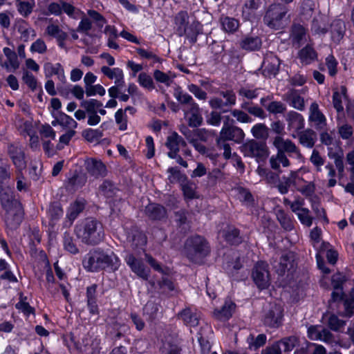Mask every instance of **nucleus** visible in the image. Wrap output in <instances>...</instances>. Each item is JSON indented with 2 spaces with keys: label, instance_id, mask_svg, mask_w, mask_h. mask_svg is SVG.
I'll list each match as a JSON object with an SVG mask.
<instances>
[{
  "label": "nucleus",
  "instance_id": "34",
  "mask_svg": "<svg viewBox=\"0 0 354 354\" xmlns=\"http://www.w3.org/2000/svg\"><path fill=\"white\" fill-rule=\"evenodd\" d=\"M87 181V177L84 174L75 173L68 179L67 187L72 190H77L83 187Z\"/></svg>",
  "mask_w": 354,
  "mask_h": 354
},
{
  "label": "nucleus",
  "instance_id": "63",
  "mask_svg": "<svg viewBox=\"0 0 354 354\" xmlns=\"http://www.w3.org/2000/svg\"><path fill=\"white\" fill-rule=\"evenodd\" d=\"M23 82L32 90L35 91L37 86V81L35 77L29 71L23 72Z\"/></svg>",
  "mask_w": 354,
  "mask_h": 354
},
{
  "label": "nucleus",
  "instance_id": "55",
  "mask_svg": "<svg viewBox=\"0 0 354 354\" xmlns=\"http://www.w3.org/2000/svg\"><path fill=\"white\" fill-rule=\"evenodd\" d=\"M26 297L24 296L23 294H20L19 301L15 304V308L21 311L24 315L28 316L30 314H33L35 310L26 302Z\"/></svg>",
  "mask_w": 354,
  "mask_h": 354
},
{
  "label": "nucleus",
  "instance_id": "2",
  "mask_svg": "<svg viewBox=\"0 0 354 354\" xmlns=\"http://www.w3.org/2000/svg\"><path fill=\"white\" fill-rule=\"evenodd\" d=\"M74 232L82 243L88 245H98L104 238L102 223L94 218L80 221L75 227Z\"/></svg>",
  "mask_w": 354,
  "mask_h": 354
},
{
  "label": "nucleus",
  "instance_id": "27",
  "mask_svg": "<svg viewBox=\"0 0 354 354\" xmlns=\"http://www.w3.org/2000/svg\"><path fill=\"white\" fill-rule=\"evenodd\" d=\"M0 203L3 210L12 208L19 202L14 199L12 192L8 187L0 185Z\"/></svg>",
  "mask_w": 354,
  "mask_h": 354
},
{
  "label": "nucleus",
  "instance_id": "9",
  "mask_svg": "<svg viewBox=\"0 0 354 354\" xmlns=\"http://www.w3.org/2000/svg\"><path fill=\"white\" fill-rule=\"evenodd\" d=\"M252 277L259 289H266L269 286L268 265L263 261L257 262L252 270Z\"/></svg>",
  "mask_w": 354,
  "mask_h": 354
},
{
  "label": "nucleus",
  "instance_id": "23",
  "mask_svg": "<svg viewBox=\"0 0 354 354\" xmlns=\"http://www.w3.org/2000/svg\"><path fill=\"white\" fill-rule=\"evenodd\" d=\"M236 304L231 300H225L223 306L220 309H215L213 313L214 317L219 321H227L235 310Z\"/></svg>",
  "mask_w": 354,
  "mask_h": 354
},
{
  "label": "nucleus",
  "instance_id": "35",
  "mask_svg": "<svg viewBox=\"0 0 354 354\" xmlns=\"http://www.w3.org/2000/svg\"><path fill=\"white\" fill-rule=\"evenodd\" d=\"M16 26L17 31L21 35V37L25 41H27L30 39V36L34 37L36 35L35 30L31 28L26 21L23 19L18 21Z\"/></svg>",
  "mask_w": 354,
  "mask_h": 354
},
{
  "label": "nucleus",
  "instance_id": "7",
  "mask_svg": "<svg viewBox=\"0 0 354 354\" xmlns=\"http://www.w3.org/2000/svg\"><path fill=\"white\" fill-rule=\"evenodd\" d=\"M189 16L186 11L179 12L175 17V24L180 36L186 35L189 42L194 44L197 41L198 35L200 33V25L198 23H193L187 28Z\"/></svg>",
  "mask_w": 354,
  "mask_h": 354
},
{
  "label": "nucleus",
  "instance_id": "37",
  "mask_svg": "<svg viewBox=\"0 0 354 354\" xmlns=\"http://www.w3.org/2000/svg\"><path fill=\"white\" fill-rule=\"evenodd\" d=\"M328 156L330 159L334 160V165L337 169V177L339 179H341L344 176L345 167L343 160L342 154H339L335 152H328Z\"/></svg>",
  "mask_w": 354,
  "mask_h": 354
},
{
  "label": "nucleus",
  "instance_id": "1",
  "mask_svg": "<svg viewBox=\"0 0 354 354\" xmlns=\"http://www.w3.org/2000/svg\"><path fill=\"white\" fill-rule=\"evenodd\" d=\"M82 265L89 272H98L106 269L114 272L120 266V260L113 252L97 248L90 250L84 257Z\"/></svg>",
  "mask_w": 354,
  "mask_h": 354
},
{
  "label": "nucleus",
  "instance_id": "16",
  "mask_svg": "<svg viewBox=\"0 0 354 354\" xmlns=\"http://www.w3.org/2000/svg\"><path fill=\"white\" fill-rule=\"evenodd\" d=\"M84 167L88 174L95 178H104L107 175L106 167L101 160L88 158L84 162Z\"/></svg>",
  "mask_w": 354,
  "mask_h": 354
},
{
  "label": "nucleus",
  "instance_id": "56",
  "mask_svg": "<svg viewBox=\"0 0 354 354\" xmlns=\"http://www.w3.org/2000/svg\"><path fill=\"white\" fill-rule=\"evenodd\" d=\"M80 106L88 113H95L97 109L102 106V103L95 99L82 100Z\"/></svg>",
  "mask_w": 354,
  "mask_h": 354
},
{
  "label": "nucleus",
  "instance_id": "39",
  "mask_svg": "<svg viewBox=\"0 0 354 354\" xmlns=\"http://www.w3.org/2000/svg\"><path fill=\"white\" fill-rule=\"evenodd\" d=\"M3 52L9 62V64L5 63L4 67H6L8 71L10 70V67L13 70L17 69L19 66V62L16 53L8 47L3 48Z\"/></svg>",
  "mask_w": 354,
  "mask_h": 354
},
{
  "label": "nucleus",
  "instance_id": "4",
  "mask_svg": "<svg viewBox=\"0 0 354 354\" xmlns=\"http://www.w3.org/2000/svg\"><path fill=\"white\" fill-rule=\"evenodd\" d=\"M174 97L182 105V110L189 126L195 128L201 126L203 120L201 109L192 95L184 91L181 87L177 86L174 89Z\"/></svg>",
  "mask_w": 354,
  "mask_h": 354
},
{
  "label": "nucleus",
  "instance_id": "15",
  "mask_svg": "<svg viewBox=\"0 0 354 354\" xmlns=\"http://www.w3.org/2000/svg\"><path fill=\"white\" fill-rule=\"evenodd\" d=\"M219 137L226 140H232L236 143H241L244 140L245 133L240 127L223 122Z\"/></svg>",
  "mask_w": 354,
  "mask_h": 354
},
{
  "label": "nucleus",
  "instance_id": "33",
  "mask_svg": "<svg viewBox=\"0 0 354 354\" xmlns=\"http://www.w3.org/2000/svg\"><path fill=\"white\" fill-rule=\"evenodd\" d=\"M346 97V88L345 86H342L339 89L334 91L333 95V104L338 113L344 111L342 100Z\"/></svg>",
  "mask_w": 354,
  "mask_h": 354
},
{
  "label": "nucleus",
  "instance_id": "47",
  "mask_svg": "<svg viewBox=\"0 0 354 354\" xmlns=\"http://www.w3.org/2000/svg\"><path fill=\"white\" fill-rule=\"evenodd\" d=\"M63 245L66 251L73 254H76L79 252V249L75 243L73 237L69 232H66L64 234Z\"/></svg>",
  "mask_w": 354,
  "mask_h": 354
},
{
  "label": "nucleus",
  "instance_id": "30",
  "mask_svg": "<svg viewBox=\"0 0 354 354\" xmlns=\"http://www.w3.org/2000/svg\"><path fill=\"white\" fill-rule=\"evenodd\" d=\"M97 285L93 284L86 288L87 306L92 315L98 313V306L96 299Z\"/></svg>",
  "mask_w": 354,
  "mask_h": 354
},
{
  "label": "nucleus",
  "instance_id": "51",
  "mask_svg": "<svg viewBox=\"0 0 354 354\" xmlns=\"http://www.w3.org/2000/svg\"><path fill=\"white\" fill-rule=\"evenodd\" d=\"M237 197L246 206H251L253 204L254 198L251 192L243 187H239L236 189Z\"/></svg>",
  "mask_w": 354,
  "mask_h": 354
},
{
  "label": "nucleus",
  "instance_id": "29",
  "mask_svg": "<svg viewBox=\"0 0 354 354\" xmlns=\"http://www.w3.org/2000/svg\"><path fill=\"white\" fill-rule=\"evenodd\" d=\"M330 28L333 41L335 43H339L345 33L346 26L344 21L339 19H335L331 24Z\"/></svg>",
  "mask_w": 354,
  "mask_h": 354
},
{
  "label": "nucleus",
  "instance_id": "13",
  "mask_svg": "<svg viewBox=\"0 0 354 354\" xmlns=\"http://www.w3.org/2000/svg\"><path fill=\"white\" fill-rule=\"evenodd\" d=\"M296 266L294 254L288 252L281 257L279 261L273 265V268L279 275L283 276L286 272H294Z\"/></svg>",
  "mask_w": 354,
  "mask_h": 354
},
{
  "label": "nucleus",
  "instance_id": "43",
  "mask_svg": "<svg viewBox=\"0 0 354 354\" xmlns=\"http://www.w3.org/2000/svg\"><path fill=\"white\" fill-rule=\"evenodd\" d=\"M326 17L319 15L313 19L312 21L311 30L315 34H325L327 32V28L325 24Z\"/></svg>",
  "mask_w": 354,
  "mask_h": 354
},
{
  "label": "nucleus",
  "instance_id": "17",
  "mask_svg": "<svg viewBox=\"0 0 354 354\" xmlns=\"http://www.w3.org/2000/svg\"><path fill=\"white\" fill-rule=\"evenodd\" d=\"M125 261L132 272L139 277L145 280L149 279L150 270L145 266L142 259H137L131 254L126 257Z\"/></svg>",
  "mask_w": 354,
  "mask_h": 354
},
{
  "label": "nucleus",
  "instance_id": "50",
  "mask_svg": "<svg viewBox=\"0 0 354 354\" xmlns=\"http://www.w3.org/2000/svg\"><path fill=\"white\" fill-rule=\"evenodd\" d=\"M171 73H164L160 70H155L153 72V77L155 80L158 82L165 84L166 86H170L174 82V76H171Z\"/></svg>",
  "mask_w": 354,
  "mask_h": 354
},
{
  "label": "nucleus",
  "instance_id": "32",
  "mask_svg": "<svg viewBox=\"0 0 354 354\" xmlns=\"http://www.w3.org/2000/svg\"><path fill=\"white\" fill-rule=\"evenodd\" d=\"M241 48L246 50H256L261 46V39L257 36H247L240 42Z\"/></svg>",
  "mask_w": 354,
  "mask_h": 354
},
{
  "label": "nucleus",
  "instance_id": "60",
  "mask_svg": "<svg viewBox=\"0 0 354 354\" xmlns=\"http://www.w3.org/2000/svg\"><path fill=\"white\" fill-rule=\"evenodd\" d=\"M115 119L120 131H125L127 129V116L125 111L122 109H118L115 113Z\"/></svg>",
  "mask_w": 354,
  "mask_h": 354
},
{
  "label": "nucleus",
  "instance_id": "25",
  "mask_svg": "<svg viewBox=\"0 0 354 354\" xmlns=\"http://www.w3.org/2000/svg\"><path fill=\"white\" fill-rule=\"evenodd\" d=\"M297 138L299 139V142L303 147L311 149L313 148L317 141V133L311 129L301 130L297 133Z\"/></svg>",
  "mask_w": 354,
  "mask_h": 354
},
{
  "label": "nucleus",
  "instance_id": "52",
  "mask_svg": "<svg viewBox=\"0 0 354 354\" xmlns=\"http://www.w3.org/2000/svg\"><path fill=\"white\" fill-rule=\"evenodd\" d=\"M266 335L264 334H259L255 338L254 335H250L247 338V342L250 348L257 350L266 344Z\"/></svg>",
  "mask_w": 354,
  "mask_h": 354
},
{
  "label": "nucleus",
  "instance_id": "28",
  "mask_svg": "<svg viewBox=\"0 0 354 354\" xmlns=\"http://www.w3.org/2000/svg\"><path fill=\"white\" fill-rule=\"evenodd\" d=\"M145 214L151 220H162L167 217V210L161 205L150 203L145 207Z\"/></svg>",
  "mask_w": 354,
  "mask_h": 354
},
{
  "label": "nucleus",
  "instance_id": "49",
  "mask_svg": "<svg viewBox=\"0 0 354 354\" xmlns=\"http://www.w3.org/2000/svg\"><path fill=\"white\" fill-rule=\"evenodd\" d=\"M46 34L55 39H63L67 34L63 31L57 24L50 23L46 28Z\"/></svg>",
  "mask_w": 354,
  "mask_h": 354
},
{
  "label": "nucleus",
  "instance_id": "45",
  "mask_svg": "<svg viewBox=\"0 0 354 354\" xmlns=\"http://www.w3.org/2000/svg\"><path fill=\"white\" fill-rule=\"evenodd\" d=\"M84 207V203L79 201H75L70 205L66 214V217L70 221V225L76 219L80 213L82 212Z\"/></svg>",
  "mask_w": 354,
  "mask_h": 354
},
{
  "label": "nucleus",
  "instance_id": "46",
  "mask_svg": "<svg viewBox=\"0 0 354 354\" xmlns=\"http://www.w3.org/2000/svg\"><path fill=\"white\" fill-rule=\"evenodd\" d=\"M297 338L294 336L285 337L281 340L276 342L280 347L281 350L283 353L288 354L297 344Z\"/></svg>",
  "mask_w": 354,
  "mask_h": 354
},
{
  "label": "nucleus",
  "instance_id": "22",
  "mask_svg": "<svg viewBox=\"0 0 354 354\" xmlns=\"http://www.w3.org/2000/svg\"><path fill=\"white\" fill-rule=\"evenodd\" d=\"M284 100L290 106L300 111L305 110V100L301 96L299 91L295 89H290L285 94Z\"/></svg>",
  "mask_w": 354,
  "mask_h": 354
},
{
  "label": "nucleus",
  "instance_id": "8",
  "mask_svg": "<svg viewBox=\"0 0 354 354\" xmlns=\"http://www.w3.org/2000/svg\"><path fill=\"white\" fill-rule=\"evenodd\" d=\"M244 156L255 158L257 162L264 161L269 155L268 148L265 142L251 140L241 147Z\"/></svg>",
  "mask_w": 354,
  "mask_h": 354
},
{
  "label": "nucleus",
  "instance_id": "18",
  "mask_svg": "<svg viewBox=\"0 0 354 354\" xmlns=\"http://www.w3.org/2000/svg\"><path fill=\"white\" fill-rule=\"evenodd\" d=\"M283 317V310L279 305H273L266 313L263 318L264 324L270 327H278L281 325Z\"/></svg>",
  "mask_w": 354,
  "mask_h": 354
},
{
  "label": "nucleus",
  "instance_id": "5",
  "mask_svg": "<svg viewBox=\"0 0 354 354\" xmlns=\"http://www.w3.org/2000/svg\"><path fill=\"white\" fill-rule=\"evenodd\" d=\"M185 250L187 257L191 261L199 263L208 254L209 248L203 237L196 235L187 239Z\"/></svg>",
  "mask_w": 354,
  "mask_h": 354
},
{
  "label": "nucleus",
  "instance_id": "3",
  "mask_svg": "<svg viewBox=\"0 0 354 354\" xmlns=\"http://www.w3.org/2000/svg\"><path fill=\"white\" fill-rule=\"evenodd\" d=\"M273 145L277 149L276 154L270 158V165L272 169L281 173V167H288L290 165L288 156L295 154L297 157L301 156L299 148L289 139H283L281 136H276L273 140Z\"/></svg>",
  "mask_w": 354,
  "mask_h": 354
},
{
  "label": "nucleus",
  "instance_id": "24",
  "mask_svg": "<svg viewBox=\"0 0 354 354\" xmlns=\"http://www.w3.org/2000/svg\"><path fill=\"white\" fill-rule=\"evenodd\" d=\"M44 73L46 78L50 77L53 75H57V79L62 83H64L66 80L64 70L60 63L52 64L47 62L44 66Z\"/></svg>",
  "mask_w": 354,
  "mask_h": 354
},
{
  "label": "nucleus",
  "instance_id": "59",
  "mask_svg": "<svg viewBox=\"0 0 354 354\" xmlns=\"http://www.w3.org/2000/svg\"><path fill=\"white\" fill-rule=\"evenodd\" d=\"M325 169L328 171L327 177L328 180L327 187H333L337 185L335 177L337 176V173L336 169H335L334 165L330 162H328V164L326 165Z\"/></svg>",
  "mask_w": 354,
  "mask_h": 354
},
{
  "label": "nucleus",
  "instance_id": "53",
  "mask_svg": "<svg viewBox=\"0 0 354 354\" xmlns=\"http://www.w3.org/2000/svg\"><path fill=\"white\" fill-rule=\"evenodd\" d=\"M297 176V172L291 171L290 174V176L286 177L283 176L281 178V180L279 182L277 187L279 189V192L281 194H285L288 192L289 187H290L291 184L292 183V179L295 178Z\"/></svg>",
  "mask_w": 354,
  "mask_h": 354
},
{
  "label": "nucleus",
  "instance_id": "19",
  "mask_svg": "<svg viewBox=\"0 0 354 354\" xmlns=\"http://www.w3.org/2000/svg\"><path fill=\"white\" fill-rule=\"evenodd\" d=\"M290 37L293 46L299 48L308 41L309 36L304 26L299 24H294L291 28Z\"/></svg>",
  "mask_w": 354,
  "mask_h": 354
},
{
  "label": "nucleus",
  "instance_id": "64",
  "mask_svg": "<svg viewBox=\"0 0 354 354\" xmlns=\"http://www.w3.org/2000/svg\"><path fill=\"white\" fill-rule=\"evenodd\" d=\"M337 131L340 138L343 140L350 139L353 134V127L348 124H344L342 125H338Z\"/></svg>",
  "mask_w": 354,
  "mask_h": 354
},
{
  "label": "nucleus",
  "instance_id": "57",
  "mask_svg": "<svg viewBox=\"0 0 354 354\" xmlns=\"http://www.w3.org/2000/svg\"><path fill=\"white\" fill-rule=\"evenodd\" d=\"M266 110L272 114H282L286 111V106L281 101H272L266 106Z\"/></svg>",
  "mask_w": 354,
  "mask_h": 354
},
{
  "label": "nucleus",
  "instance_id": "38",
  "mask_svg": "<svg viewBox=\"0 0 354 354\" xmlns=\"http://www.w3.org/2000/svg\"><path fill=\"white\" fill-rule=\"evenodd\" d=\"M159 314V304L153 301H149L143 307V315L149 321L158 317Z\"/></svg>",
  "mask_w": 354,
  "mask_h": 354
},
{
  "label": "nucleus",
  "instance_id": "11",
  "mask_svg": "<svg viewBox=\"0 0 354 354\" xmlns=\"http://www.w3.org/2000/svg\"><path fill=\"white\" fill-rule=\"evenodd\" d=\"M308 122L317 131L326 129V118L320 110L319 104L315 102L311 103L309 107Z\"/></svg>",
  "mask_w": 354,
  "mask_h": 354
},
{
  "label": "nucleus",
  "instance_id": "48",
  "mask_svg": "<svg viewBox=\"0 0 354 354\" xmlns=\"http://www.w3.org/2000/svg\"><path fill=\"white\" fill-rule=\"evenodd\" d=\"M269 129L265 124L258 123L252 127L251 133L257 139L266 140L268 137Z\"/></svg>",
  "mask_w": 354,
  "mask_h": 354
},
{
  "label": "nucleus",
  "instance_id": "44",
  "mask_svg": "<svg viewBox=\"0 0 354 354\" xmlns=\"http://www.w3.org/2000/svg\"><path fill=\"white\" fill-rule=\"evenodd\" d=\"M58 122L59 125L64 129H75L77 127V122L63 112H58Z\"/></svg>",
  "mask_w": 354,
  "mask_h": 354
},
{
  "label": "nucleus",
  "instance_id": "62",
  "mask_svg": "<svg viewBox=\"0 0 354 354\" xmlns=\"http://www.w3.org/2000/svg\"><path fill=\"white\" fill-rule=\"evenodd\" d=\"M187 89L199 100L205 101L207 98V93L196 84H189Z\"/></svg>",
  "mask_w": 354,
  "mask_h": 354
},
{
  "label": "nucleus",
  "instance_id": "31",
  "mask_svg": "<svg viewBox=\"0 0 354 354\" xmlns=\"http://www.w3.org/2000/svg\"><path fill=\"white\" fill-rule=\"evenodd\" d=\"M180 318L189 327H196L199 324L200 313L191 309H185L180 313Z\"/></svg>",
  "mask_w": 354,
  "mask_h": 354
},
{
  "label": "nucleus",
  "instance_id": "12",
  "mask_svg": "<svg viewBox=\"0 0 354 354\" xmlns=\"http://www.w3.org/2000/svg\"><path fill=\"white\" fill-rule=\"evenodd\" d=\"M3 218L6 225L12 230L17 228L23 219V211L21 204H17L12 208L3 210Z\"/></svg>",
  "mask_w": 354,
  "mask_h": 354
},
{
  "label": "nucleus",
  "instance_id": "21",
  "mask_svg": "<svg viewBox=\"0 0 354 354\" xmlns=\"http://www.w3.org/2000/svg\"><path fill=\"white\" fill-rule=\"evenodd\" d=\"M165 146L169 150L167 153V156H169L178 153L180 151V147H185L187 143L176 132H173L167 138Z\"/></svg>",
  "mask_w": 354,
  "mask_h": 354
},
{
  "label": "nucleus",
  "instance_id": "61",
  "mask_svg": "<svg viewBox=\"0 0 354 354\" xmlns=\"http://www.w3.org/2000/svg\"><path fill=\"white\" fill-rule=\"evenodd\" d=\"M345 315L350 317L354 314V288L351 289L349 297L346 299L344 303Z\"/></svg>",
  "mask_w": 354,
  "mask_h": 354
},
{
  "label": "nucleus",
  "instance_id": "26",
  "mask_svg": "<svg viewBox=\"0 0 354 354\" xmlns=\"http://www.w3.org/2000/svg\"><path fill=\"white\" fill-rule=\"evenodd\" d=\"M298 59L302 65H309L317 59V53L311 44H308L298 52Z\"/></svg>",
  "mask_w": 354,
  "mask_h": 354
},
{
  "label": "nucleus",
  "instance_id": "36",
  "mask_svg": "<svg viewBox=\"0 0 354 354\" xmlns=\"http://www.w3.org/2000/svg\"><path fill=\"white\" fill-rule=\"evenodd\" d=\"M220 22L222 29L228 33H234L239 27V21L233 17H221Z\"/></svg>",
  "mask_w": 354,
  "mask_h": 354
},
{
  "label": "nucleus",
  "instance_id": "20",
  "mask_svg": "<svg viewBox=\"0 0 354 354\" xmlns=\"http://www.w3.org/2000/svg\"><path fill=\"white\" fill-rule=\"evenodd\" d=\"M308 337L312 340H321L326 343H331L333 340V334L319 326H310L308 328Z\"/></svg>",
  "mask_w": 354,
  "mask_h": 354
},
{
  "label": "nucleus",
  "instance_id": "14",
  "mask_svg": "<svg viewBox=\"0 0 354 354\" xmlns=\"http://www.w3.org/2000/svg\"><path fill=\"white\" fill-rule=\"evenodd\" d=\"M8 153L17 171L21 172L26 169L25 153L24 148L21 145L17 144L9 145Z\"/></svg>",
  "mask_w": 354,
  "mask_h": 354
},
{
  "label": "nucleus",
  "instance_id": "42",
  "mask_svg": "<svg viewBox=\"0 0 354 354\" xmlns=\"http://www.w3.org/2000/svg\"><path fill=\"white\" fill-rule=\"evenodd\" d=\"M259 7L258 0H248L243 6L242 16L245 20H250L254 12Z\"/></svg>",
  "mask_w": 354,
  "mask_h": 354
},
{
  "label": "nucleus",
  "instance_id": "58",
  "mask_svg": "<svg viewBox=\"0 0 354 354\" xmlns=\"http://www.w3.org/2000/svg\"><path fill=\"white\" fill-rule=\"evenodd\" d=\"M138 82L141 86L149 91L155 88L152 77L146 73L142 72L139 74Z\"/></svg>",
  "mask_w": 354,
  "mask_h": 354
},
{
  "label": "nucleus",
  "instance_id": "10",
  "mask_svg": "<svg viewBox=\"0 0 354 354\" xmlns=\"http://www.w3.org/2000/svg\"><path fill=\"white\" fill-rule=\"evenodd\" d=\"M287 129L293 138H297V133L304 129L305 120L304 116L295 111H288L285 115Z\"/></svg>",
  "mask_w": 354,
  "mask_h": 354
},
{
  "label": "nucleus",
  "instance_id": "41",
  "mask_svg": "<svg viewBox=\"0 0 354 354\" xmlns=\"http://www.w3.org/2000/svg\"><path fill=\"white\" fill-rule=\"evenodd\" d=\"M63 214L64 211L59 203L55 202L50 205L48 214L53 225L63 216Z\"/></svg>",
  "mask_w": 354,
  "mask_h": 354
},
{
  "label": "nucleus",
  "instance_id": "54",
  "mask_svg": "<svg viewBox=\"0 0 354 354\" xmlns=\"http://www.w3.org/2000/svg\"><path fill=\"white\" fill-rule=\"evenodd\" d=\"M225 239L229 243L239 244L241 242L239 230L234 227H229L225 233Z\"/></svg>",
  "mask_w": 354,
  "mask_h": 354
},
{
  "label": "nucleus",
  "instance_id": "6",
  "mask_svg": "<svg viewBox=\"0 0 354 354\" xmlns=\"http://www.w3.org/2000/svg\"><path fill=\"white\" fill-rule=\"evenodd\" d=\"M288 11L287 6L281 3L271 4L263 17L266 25L272 29L279 30L286 25V15Z\"/></svg>",
  "mask_w": 354,
  "mask_h": 354
},
{
  "label": "nucleus",
  "instance_id": "40",
  "mask_svg": "<svg viewBox=\"0 0 354 354\" xmlns=\"http://www.w3.org/2000/svg\"><path fill=\"white\" fill-rule=\"evenodd\" d=\"M16 7L19 13L24 17H28L33 10L35 1H26L24 0H15Z\"/></svg>",
  "mask_w": 354,
  "mask_h": 354
}]
</instances>
